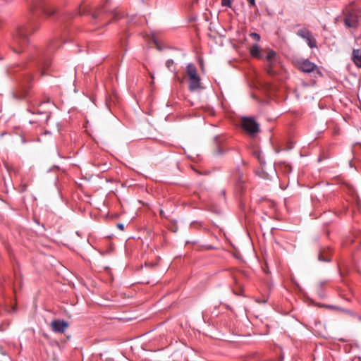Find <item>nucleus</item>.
Wrapping results in <instances>:
<instances>
[{"mask_svg": "<svg viewBox=\"0 0 361 361\" xmlns=\"http://www.w3.org/2000/svg\"><path fill=\"white\" fill-rule=\"evenodd\" d=\"M57 47L56 41L52 40L49 44L46 50H37L31 58V66L37 68L41 72V75H45L46 70H48L51 65V55Z\"/></svg>", "mask_w": 361, "mask_h": 361, "instance_id": "1", "label": "nucleus"}, {"mask_svg": "<svg viewBox=\"0 0 361 361\" xmlns=\"http://www.w3.org/2000/svg\"><path fill=\"white\" fill-rule=\"evenodd\" d=\"M39 27V23L35 20L28 25L18 27L12 37L11 47L13 51L20 53L28 44V34L34 33Z\"/></svg>", "mask_w": 361, "mask_h": 361, "instance_id": "2", "label": "nucleus"}, {"mask_svg": "<svg viewBox=\"0 0 361 361\" xmlns=\"http://www.w3.org/2000/svg\"><path fill=\"white\" fill-rule=\"evenodd\" d=\"M33 76L30 71L21 73L18 77V85L13 92V96L16 99L25 98L32 87Z\"/></svg>", "mask_w": 361, "mask_h": 361, "instance_id": "3", "label": "nucleus"}, {"mask_svg": "<svg viewBox=\"0 0 361 361\" xmlns=\"http://www.w3.org/2000/svg\"><path fill=\"white\" fill-rule=\"evenodd\" d=\"M109 1L106 0L104 5L97 8L92 14V17L94 20L103 25H107L110 23L108 20L109 17H111L114 20H117L121 18L118 10L114 9L111 11L109 10Z\"/></svg>", "mask_w": 361, "mask_h": 361, "instance_id": "4", "label": "nucleus"}, {"mask_svg": "<svg viewBox=\"0 0 361 361\" xmlns=\"http://www.w3.org/2000/svg\"><path fill=\"white\" fill-rule=\"evenodd\" d=\"M32 10L33 15L37 17L39 13L46 17L52 16L56 10L48 0H32Z\"/></svg>", "mask_w": 361, "mask_h": 361, "instance_id": "5", "label": "nucleus"}, {"mask_svg": "<svg viewBox=\"0 0 361 361\" xmlns=\"http://www.w3.org/2000/svg\"><path fill=\"white\" fill-rule=\"evenodd\" d=\"M265 62V69L267 73L270 75L276 74L275 68L279 62V58L277 53L273 49H269L267 54L262 59Z\"/></svg>", "mask_w": 361, "mask_h": 361, "instance_id": "6", "label": "nucleus"}, {"mask_svg": "<svg viewBox=\"0 0 361 361\" xmlns=\"http://www.w3.org/2000/svg\"><path fill=\"white\" fill-rule=\"evenodd\" d=\"M187 73L189 77L188 88L194 92L201 87V79L197 72L196 66L192 63L187 66Z\"/></svg>", "mask_w": 361, "mask_h": 361, "instance_id": "7", "label": "nucleus"}, {"mask_svg": "<svg viewBox=\"0 0 361 361\" xmlns=\"http://www.w3.org/2000/svg\"><path fill=\"white\" fill-rule=\"evenodd\" d=\"M241 125L243 130L251 136L259 131V123L252 117H243Z\"/></svg>", "mask_w": 361, "mask_h": 361, "instance_id": "8", "label": "nucleus"}, {"mask_svg": "<svg viewBox=\"0 0 361 361\" xmlns=\"http://www.w3.org/2000/svg\"><path fill=\"white\" fill-rule=\"evenodd\" d=\"M232 179L235 184V189L238 192H243L245 189V178L243 173L240 169L236 170L232 174Z\"/></svg>", "mask_w": 361, "mask_h": 361, "instance_id": "9", "label": "nucleus"}, {"mask_svg": "<svg viewBox=\"0 0 361 361\" xmlns=\"http://www.w3.org/2000/svg\"><path fill=\"white\" fill-rule=\"evenodd\" d=\"M297 35L305 40L310 48L314 49L317 47V40L308 29H300L297 32Z\"/></svg>", "mask_w": 361, "mask_h": 361, "instance_id": "10", "label": "nucleus"}, {"mask_svg": "<svg viewBox=\"0 0 361 361\" xmlns=\"http://www.w3.org/2000/svg\"><path fill=\"white\" fill-rule=\"evenodd\" d=\"M343 21L347 27L355 28L358 23V16L354 11H348L345 13Z\"/></svg>", "mask_w": 361, "mask_h": 361, "instance_id": "11", "label": "nucleus"}, {"mask_svg": "<svg viewBox=\"0 0 361 361\" xmlns=\"http://www.w3.org/2000/svg\"><path fill=\"white\" fill-rule=\"evenodd\" d=\"M297 66L301 71L307 73H310L316 70L318 71L317 66L314 63L311 62L309 59L298 60L297 61Z\"/></svg>", "mask_w": 361, "mask_h": 361, "instance_id": "12", "label": "nucleus"}, {"mask_svg": "<svg viewBox=\"0 0 361 361\" xmlns=\"http://www.w3.org/2000/svg\"><path fill=\"white\" fill-rule=\"evenodd\" d=\"M52 331L59 334H63L68 326V323L63 319H55L50 324Z\"/></svg>", "mask_w": 361, "mask_h": 361, "instance_id": "13", "label": "nucleus"}, {"mask_svg": "<svg viewBox=\"0 0 361 361\" xmlns=\"http://www.w3.org/2000/svg\"><path fill=\"white\" fill-rule=\"evenodd\" d=\"M250 55L256 59H262L263 56L261 54L260 47L258 44H253L249 49Z\"/></svg>", "mask_w": 361, "mask_h": 361, "instance_id": "14", "label": "nucleus"}, {"mask_svg": "<svg viewBox=\"0 0 361 361\" xmlns=\"http://www.w3.org/2000/svg\"><path fill=\"white\" fill-rule=\"evenodd\" d=\"M352 61L357 67L361 68V49H353V53H352Z\"/></svg>", "mask_w": 361, "mask_h": 361, "instance_id": "15", "label": "nucleus"}, {"mask_svg": "<svg viewBox=\"0 0 361 361\" xmlns=\"http://www.w3.org/2000/svg\"><path fill=\"white\" fill-rule=\"evenodd\" d=\"M318 259L321 262H330L331 261L330 251L325 248L321 249L318 254Z\"/></svg>", "mask_w": 361, "mask_h": 361, "instance_id": "16", "label": "nucleus"}, {"mask_svg": "<svg viewBox=\"0 0 361 361\" xmlns=\"http://www.w3.org/2000/svg\"><path fill=\"white\" fill-rule=\"evenodd\" d=\"M250 37L256 42H259L261 39L260 35L257 32H251Z\"/></svg>", "mask_w": 361, "mask_h": 361, "instance_id": "17", "label": "nucleus"}, {"mask_svg": "<svg viewBox=\"0 0 361 361\" xmlns=\"http://www.w3.org/2000/svg\"><path fill=\"white\" fill-rule=\"evenodd\" d=\"M231 0H221V6L226 7H231Z\"/></svg>", "mask_w": 361, "mask_h": 361, "instance_id": "18", "label": "nucleus"}, {"mask_svg": "<svg viewBox=\"0 0 361 361\" xmlns=\"http://www.w3.org/2000/svg\"><path fill=\"white\" fill-rule=\"evenodd\" d=\"M86 12L87 11H86L85 7L81 5V6H80L78 11H77V13L78 15H85V14H86Z\"/></svg>", "mask_w": 361, "mask_h": 361, "instance_id": "19", "label": "nucleus"}, {"mask_svg": "<svg viewBox=\"0 0 361 361\" xmlns=\"http://www.w3.org/2000/svg\"><path fill=\"white\" fill-rule=\"evenodd\" d=\"M267 299H259V298H257L256 299V301L258 302V303H265L267 302Z\"/></svg>", "mask_w": 361, "mask_h": 361, "instance_id": "20", "label": "nucleus"}, {"mask_svg": "<svg viewBox=\"0 0 361 361\" xmlns=\"http://www.w3.org/2000/svg\"><path fill=\"white\" fill-rule=\"evenodd\" d=\"M250 6H255V0H247Z\"/></svg>", "mask_w": 361, "mask_h": 361, "instance_id": "21", "label": "nucleus"}, {"mask_svg": "<svg viewBox=\"0 0 361 361\" xmlns=\"http://www.w3.org/2000/svg\"><path fill=\"white\" fill-rule=\"evenodd\" d=\"M118 227L123 229V224H118Z\"/></svg>", "mask_w": 361, "mask_h": 361, "instance_id": "22", "label": "nucleus"}, {"mask_svg": "<svg viewBox=\"0 0 361 361\" xmlns=\"http://www.w3.org/2000/svg\"><path fill=\"white\" fill-rule=\"evenodd\" d=\"M159 214H160L161 216H164V211L163 210H160Z\"/></svg>", "mask_w": 361, "mask_h": 361, "instance_id": "23", "label": "nucleus"}, {"mask_svg": "<svg viewBox=\"0 0 361 361\" xmlns=\"http://www.w3.org/2000/svg\"><path fill=\"white\" fill-rule=\"evenodd\" d=\"M325 285V282H321L320 283V286L322 287Z\"/></svg>", "mask_w": 361, "mask_h": 361, "instance_id": "24", "label": "nucleus"}, {"mask_svg": "<svg viewBox=\"0 0 361 361\" xmlns=\"http://www.w3.org/2000/svg\"><path fill=\"white\" fill-rule=\"evenodd\" d=\"M166 64L171 65L170 61H167Z\"/></svg>", "mask_w": 361, "mask_h": 361, "instance_id": "25", "label": "nucleus"}, {"mask_svg": "<svg viewBox=\"0 0 361 361\" xmlns=\"http://www.w3.org/2000/svg\"><path fill=\"white\" fill-rule=\"evenodd\" d=\"M166 64L171 65L170 61H167Z\"/></svg>", "mask_w": 361, "mask_h": 361, "instance_id": "26", "label": "nucleus"}]
</instances>
